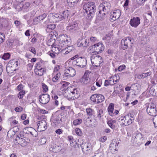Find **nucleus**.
<instances>
[{
  "mask_svg": "<svg viewBox=\"0 0 157 157\" xmlns=\"http://www.w3.org/2000/svg\"><path fill=\"white\" fill-rule=\"evenodd\" d=\"M25 35L26 36H30V30L29 29L27 30L25 33Z\"/></svg>",
  "mask_w": 157,
  "mask_h": 157,
  "instance_id": "69168bd1",
  "label": "nucleus"
},
{
  "mask_svg": "<svg viewBox=\"0 0 157 157\" xmlns=\"http://www.w3.org/2000/svg\"><path fill=\"white\" fill-rule=\"evenodd\" d=\"M91 72L86 71L83 76L80 80V82L82 84L84 85H90L91 83V80L89 78V75Z\"/></svg>",
  "mask_w": 157,
  "mask_h": 157,
  "instance_id": "9d476101",
  "label": "nucleus"
},
{
  "mask_svg": "<svg viewBox=\"0 0 157 157\" xmlns=\"http://www.w3.org/2000/svg\"><path fill=\"white\" fill-rule=\"evenodd\" d=\"M91 100L94 102L99 103L104 101L105 98L103 95L99 94H94L90 97Z\"/></svg>",
  "mask_w": 157,
  "mask_h": 157,
  "instance_id": "ddd939ff",
  "label": "nucleus"
},
{
  "mask_svg": "<svg viewBox=\"0 0 157 157\" xmlns=\"http://www.w3.org/2000/svg\"><path fill=\"white\" fill-rule=\"evenodd\" d=\"M114 104L113 103H110L109 104L108 108L107 111L108 114L111 117H114L119 113V111L118 110H114Z\"/></svg>",
  "mask_w": 157,
  "mask_h": 157,
  "instance_id": "4468645a",
  "label": "nucleus"
},
{
  "mask_svg": "<svg viewBox=\"0 0 157 157\" xmlns=\"http://www.w3.org/2000/svg\"><path fill=\"white\" fill-rule=\"evenodd\" d=\"M77 24H75V23H73L72 24H71L69 25L67 27V30L71 31L72 30H76V28L77 27Z\"/></svg>",
  "mask_w": 157,
  "mask_h": 157,
  "instance_id": "72a5a7b5",
  "label": "nucleus"
},
{
  "mask_svg": "<svg viewBox=\"0 0 157 157\" xmlns=\"http://www.w3.org/2000/svg\"><path fill=\"white\" fill-rule=\"evenodd\" d=\"M109 149L112 153H115L117 151V147H109Z\"/></svg>",
  "mask_w": 157,
  "mask_h": 157,
  "instance_id": "de8ad7c7",
  "label": "nucleus"
},
{
  "mask_svg": "<svg viewBox=\"0 0 157 157\" xmlns=\"http://www.w3.org/2000/svg\"><path fill=\"white\" fill-rule=\"evenodd\" d=\"M134 120L131 114H128L125 116L121 117L119 119V122L121 127H124L131 124Z\"/></svg>",
  "mask_w": 157,
  "mask_h": 157,
  "instance_id": "20e7f679",
  "label": "nucleus"
},
{
  "mask_svg": "<svg viewBox=\"0 0 157 157\" xmlns=\"http://www.w3.org/2000/svg\"><path fill=\"white\" fill-rule=\"evenodd\" d=\"M55 76L52 78V81L54 82H57L60 77L61 74L60 72H59L57 73H55L53 74Z\"/></svg>",
  "mask_w": 157,
  "mask_h": 157,
  "instance_id": "2f4dec72",
  "label": "nucleus"
},
{
  "mask_svg": "<svg viewBox=\"0 0 157 157\" xmlns=\"http://www.w3.org/2000/svg\"><path fill=\"white\" fill-rule=\"evenodd\" d=\"M28 131L33 137H36L37 136V132L34 128H33L29 127L28 128Z\"/></svg>",
  "mask_w": 157,
  "mask_h": 157,
  "instance_id": "cd10ccee",
  "label": "nucleus"
},
{
  "mask_svg": "<svg viewBox=\"0 0 157 157\" xmlns=\"http://www.w3.org/2000/svg\"><path fill=\"white\" fill-rule=\"evenodd\" d=\"M150 92L153 96H157V86H154L151 87Z\"/></svg>",
  "mask_w": 157,
  "mask_h": 157,
  "instance_id": "7c9ffc66",
  "label": "nucleus"
},
{
  "mask_svg": "<svg viewBox=\"0 0 157 157\" xmlns=\"http://www.w3.org/2000/svg\"><path fill=\"white\" fill-rule=\"evenodd\" d=\"M60 70V65H55L53 71V74H55V73H57L59 72Z\"/></svg>",
  "mask_w": 157,
  "mask_h": 157,
  "instance_id": "e433bc0d",
  "label": "nucleus"
},
{
  "mask_svg": "<svg viewBox=\"0 0 157 157\" xmlns=\"http://www.w3.org/2000/svg\"><path fill=\"white\" fill-rule=\"evenodd\" d=\"M106 140L107 137L106 136H104L101 137L99 139V141L102 142H105Z\"/></svg>",
  "mask_w": 157,
  "mask_h": 157,
  "instance_id": "864d4df0",
  "label": "nucleus"
},
{
  "mask_svg": "<svg viewBox=\"0 0 157 157\" xmlns=\"http://www.w3.org/2000/svg\"><path fill=\"white\" fill-rule=\"evenodd\" d=\"M73 63L81 67H83L86 66V61L85 58L82 57L78 58L76 60L73 62Z\"/></svg>",
  "mask_w": 157,
  "mask_h": 157,
  "instance_id": "dca6fc26",
  "label": "nucleus"
},
{
  "mask_svg": "<svg viewBox=\"0 0 157 157\" xmlns=\"http://www.w3.org/2000/svg\"><path fill=\"white\" fill-rule=\"evenodd\" d=\"M112 76L113 79V81H114V84L119 81L120 79V77L119 75L116 74H115L114 75Z\"/></svg>",
  "mask_w": 157,
  "mask_h": 157,
  "instance_id": "58836bf2",
  "label": "nucleus"
},
{
  "mask_svg": "<svg viewBox=\"0 0 157 157\" xmlns=\"http://www.w3.org/2000/svg\"><path fill=\"white\" fill-rule=\"evenodd\" d=\"M76 74V71L73 68L67 67L65 69L63 75V78L64 79L66 80L68 78L73 77Z\"/></svg>",
  "mask_w": 157,
  "mask_h": 157,
  "instance_id": "1a4fd4ad",
  "label": "nucleus"
},
{
  "mask_svg": "<svg viewBox=\"0 0 157 157\" xmlns=\"http://www.w3.org/2000/svg\"><path fill=\"white\" fill-rule=\"evenodd\" d=\"M116 122V121L115 120H110L108 121L107 124L110 128H115V125H114V124Z\"/></svg>",
  "mask_w": 157,
  "mask_h": 157,
  "instance_id": "f704fd0d",
  "label": "nucleus"
},
{
  "mask_svg": "<svg viewBox=\"0 0 157 157\" xmlns=\"http://www.w3.org/2000/svg\"><path fill=\"white\" fill-rule=\"evenodd\" d=\"M64 95L68 100H72L78 98L79 96V93L77 89L70 88L68 89Z\"/></svg>",
  "mask_w": 157,
  "mask_h": 157,
  "instance_id": "f257e3e1",
  "label": "nucleus"
},
{
  "mask_svg": "<svg viewBox=\"0 0 157 157\" xmlns=\"http://www.w3.org/2000/svg\"><path fill=\"white\" fill-rule=\"evenodd\" d=\"M17 61L14 59H11L8 62L6 69L7 68H12L11 70L12 71H15L17 69V67L18 66Z\"/></svg>",
  "mask_w": 157,
  "mask_h": 157,
  "instance_id": "412c9836",
  "label": "nucleus"
},
{
  "mask_svg": "<svg viewBox=\"0 0 157 157\" xmlns=\"http://www.w3.org/2000/svg\"><path fill=\"white\" fill-rule=\"evenodd\" d=\"M30 141V140L27 138L23 137L20 139V145L22 147H25L26 146Z\"/></svg>",
  "mask_w": 157,
  "mask_h": 157,
  "instance_id": "bb28decb",
  "label": "nucleus"
},
{
  "mask_svg": "<svg viewBox=\"0 0 157 157\" xmlns=\"http://www.w3.org/2000/svg\"><path fill=\"white\" fill-rule=\"evenodd\" d=\"M79 0H68L67 3L68 5L73 7L78 2Z\"/></svg>",
  "mask_w": 157,
  "mask_h": 157,
  "instance_id": "c756f323",
  "label": "nucleus"
},
{
  "mask_svg": "<svg viewBox=\"0 0 157 157\" xmlns=\"http://www.w3.org/2000/svg\"><path fill=\"white\" fill-rule=\"evenodd\" d=\"M40 112L43 114H47L48 112L45 109H41L40 110Z\"/></svg>",
  "mask_w": 157,
  "mask_h": 157,
  "instance_id": "052dcab7",
  "label": "nucleus"
},
{
  "mask_svg": "<svg viewBox=\"0 0 157 157\" xmlns=\"http://www.w3.org/2000/svg\"><path fill=\"white\" fill-rule=\"evenodd\" d=\"M83 9L85 11L88 17L94 15L96 9L95 4L93 2H88L84 5Z\"/></svg>",
  "mask_w": 157,
  "mask_h": 157,
  "instance_id": "7ed1b4c3",
  "label": "nucleus"
},
{
  "mask_svg": "<svg viewBox=\"0 0 157 157\" xmlns=\"http://www.w3.org/2000/svg\"><path fill=\"white\" fill-rule=\"evenodd\" d=\"M104 85L105 86H107L109 85H112L111 84H110V82L108 80H105V81Z\"/></svg>",
  "mask_w": 157,
  "mask_h": 157,
  "instance_id": "680f3d73",
  "label": "nucleus"
},
{
  "mask_svg": "<svg viewBox=\"0 0 157 157\" xmlns=\"http://www.w3.org/2000/svg\"><path fill=\"white\" fill-rule=\"evenodd\" d=\"M34 72L36 75L39 76H42L46 72V70L44 68H35Z\"/></svg>",
  "mask_w": 157,
  "mask_h": 157,
  "instance_id": "b1692460",
  "label": "nucleus"
},
{
  "mask_svg": "<svg viewBox=\"0 0 157 157\" xmlns=\"http://www.w3.org/2000/svg\"><path fill=\"white\" fill-rule=\"evenodd\" d=\"M132 38L130 37H125L121 41V47L124 50L127 49L129 46H132Z\"/></svg>",
  "mask_w": 157,
  "mask_h": 157,
  "instance_id": "9b49d317",
  "label": "nucleus"
},
{
  "mask_svg": "<svg viewBox=\"0 0 157 157\" xmlns=\"http://www.w3.org/2000/svg\"><path fill=\"white\" fill-rule=\"evenodd\" d=\"M75 132L76 134L80 136H81L82 135V132L81 131V129L78 128H76L75 130Z\"/></svg>",
  "mask_w": 157,
  "mask_h": 157,
  "instance_id": "ea45409f",
  "label": "nucleus"
},
{
  "mask_svg": "<svg viewBox=\"0 0 157 157\" xmlns=\"http://www.w3.org/2000/svg\"><path fill=\"white\" fill-rule=\"evenodd\" d=\"M30 4L29 2H26L23 5L22 7V9H26L30 6Z\"/></svg>",
  "mask_w": 157,
  "mask_h": 157,
  "instance_id": "09e8293b",
  "label": "nucleus"
},
{
  "mask_svg": "<svg viewBox=\"0 0 157 157\" xmlns=\"http://www.w3.org/2000/svg\"><path fill=\"white\" fill-rule=\"evenodd\" d=\"M10 57V55L9 53H5L2 56V58L5 60L9 59Z\"/></svg>",
  "mask_w": 157,
  "mask_h": 157,
  "instance_id": "c9c22d12",
  "label": "nucleus"
},
{
  "mask_svg": "<svg viewBox=\"0 0 157 157\" xmlns=\"http://www.w3.org/2000/svg\"><path fill=\"white\" fill-rule=\"evenodd\" d=\"M82 150L84 153L85 154H89L91 151V145L90 143H85L81 146Z\"/></svg>",
  "mask_w": 157,
  "mask_h": 157,
  "instance_id": "f3484780",
  "label": "nucleus"
},
{
  "mask_svg": "<svg viewBox=\"0 0 157 157\" xmlns=\"http://www.w3.org/2000/svg\"><path fill=\"white\" fill-rule=\"evenodd\" d=\"M39 101L43 104L47 103L50 100V96L48 94H44L40 95L39 97Z\"/></svg>",
  "mask_w": 157,
  "mask_h": 157,
  "instance_id": "4be33fe9",
  "label": "nucleus"
},
{
  "mask_svg": "<svg viewBox=\"0 0 157 157\" xmlns=\"http://www.w3.org/2000/svg\"><path fill=\"white\" fill-rule=\"evenodd\" d=\"M119 144V142L117 139H114L111 142L109 147H117L118 146Z\"/></svg>",
  "mask_w": 157,
  "mask_h": 157,
  "instance_id": "473e14b6",
  "label": "nucleus"
},
{
  "mask_svg": "<svg viewBox=\"0 0 157 157\" xmlns=\"http://www.w3.org/2000/svg\"><path fill=\"white\" fill-rule=\"evenodd\" d=\"M52 121L56 126L58 125L59 123V121L58 119H54Z\"/></svg>",
  "mask_w": 157,
  "mask_h": 157,
  "instance_id": "6e6d98bb",
  "label": "nucleus"
},
{
  "mask_svg": "<svg viewBox=\"0 0 157 157\" xmlns=\"http://www.w3.org/2000/svg\"><path fill=\"white\" fill-rule=\"evenodd\" d=\"M82 122V120L81 119H78L74 120L73 123L74 125H77L80 124Z\"/></svg>",
  "mask_w": 157,
  "mask_h": 157,
  "instance_id": "4c0bfd02",
  "label": "nucleus"
},
{
  "mask_svg": "<svg viewBox=\"0 0 157 157\" xmlns=\"http://www.w3.org/2000/svg\"><path fill=\"white\" fill-rule=\"evenodd\" d=\"M52 51L55 54H58L60 52H62L63 53L65 54H68L71 51L67 50V48L63 47L62 46L57 42L55 41L52 44Z\"/></svg>",
  "mask_w": 157,
  "mask_h": 157,
  "instance_id": "f03ea898",
  "label": "nucleus"
},
{
  "mask_svg": "<svg viewBox=\"0 0 157 157\" xmlns=\"http://www.w3.org/2000/svg\"><path fill=\"white\" fill-rule=\"evenodd\" d=\"M121 14V11L119 10H115L111 12L110 16L111 21H113L117 19L120 17Z\"/></svg>",
  "mask_w": 157,
  "mask_h": 157,
  "instance_id": "6ab92c4d",
  "label": "nucleus"
},
{
  "mask_svg": "<svg viewBox=\"0 0 157 157\" xmlns=\"http://www.w3.org/2000/svg\"><path fill=\"white\" fill-rule=\"evenodd\" d=\"M104 49V46L103 44L99 42L94 44L93 45L90 46L89 48L90 51V53H101Z\"/></svg>",
  "mask_w": 157,
  "mask_h": 157,
  "instance_id": "0eeeda50",
  "label": "nucleus"
},
{
  "mask_svg": "<svg viewBox=\"0 0 157 157\" xmlns=\"http://www.w3.org/2000/svg\"><path fill=\"white\" fill-rule=\"evenodd\" d=\"M44 65V61L40 59L36 63L35 65V68H44L43 67Z\"/></svg>",
  "mask_w": 157,
  "mask_h": 157,
  "instance_id": "a878e982",
  "label": "nucleus"
},
{
  "mask_svg": "<svg viewBox=\"0 0 157 157\" xmlns=\"http://www.w3.org/2000/svg\"><path fill=\"white\" fill-rule=\"evenodd\" d=\"M129 24L131 26L136 28L140 24V19L139 17H133L129 21Z\"/></svg>",
  "mask_w": 157,
  "mask_h": 157,
  "instance_id": "aec40b11",
  "label": "nucleus"
},
{
  "mask_svg": "<svg viewBox=\"0 0 157 157\" xmlns=\"http://www.w3.org/2000/svg\"><path fill=\"white\" fill-rule=\"evenodd\" d=\"M146 110L147 113L151 116H153L156 114V108L153 103L149 105L147 108Z\"/></svg>",
  "mask_w": 157,
  "mask_h": 157,
  "instance_id": "2eb2a0df",
  "label": "nucleus"
},
{
  "mask_svg": "<svg viewBox=\"0 0 157 157\" xmlns=\"http://www.w3.org/2000/svg\"><path fill=\"white\" fill-rule=\"evenodd\" d=\"M77 45L78 47H84V44L82 41L81 40L78 42Z\"/></svg>",
  "mask_w": 157,
  "mask_h": 157,
  "instance_id": "13d9d810",
  "label": "nucleus"
},
{
  "mask_svg": "<svg viewBox=\"0 0 157 157\" xmlns=\"http://www.w3.org/2000/svg\"><path fill=\"white\" fill-rule=\"evenodd\" d=\"M126 68V66L124 64H123L119 66L117 68V70L119 71H121L123 70L124 69Z\"/></svg>",
  "mask_w": 157,
  "mask_h": 157,
  "instance_id": "49530a36",
  "label": "nucleus"
},
{
  "mask_svg": "<svg viewBox=\"0 0 157 157\" xmlns=\"http://www.w3.org/2000/svg\"><path fill=\"white\" fill-rule=\"evenodd\" d=\"M90 60L92 65L96 67L100 66L103 62V59L99 56H92L91 57Z\"/></svg>",
  "mask_w": 157,
  "mask_h": 157,
  "instance_id": "f8f14e48",
  "label": "nucleus"
},
{
  "mask_svg": "<svg viewBox=\"0 0 157 157\" xmlns=\"http://www.w3.org/2000/svg\"><path fill=\"white\" fill-rule=\"evenodd\" d=\"M29 50L34 54H35L36 53V50L35 48L33 47H31L29 48Z\"/></svg>",
  "mask_w": 157,
  "mask_h": 157,
  "instance_id": "603ef678",
  "label": "nucleus"
},
{
  "mask_svg": "<svg viewBox=\"0 0 157 157\" xmlns=\"http://www.w3.org/2000/svg\"><path fill=\"white\" fill-rule=\"evenodd\" d=\"M142 138L141 134L140 133L137 134L135 136L134 140L137 141V140L140 139Z\"/></svg>",
  "mask_w": 157,
  "mask_h": 157,
  "instance_id": "c03bdc74",
  "label": "nucleus"
},
{
  "mask_svg": "<svg viewBox=\"0 0 157 157\" xmlns=\"http://www.w3.org/2000/svg\"><path fill=\"white\" fill-rule=\"evenodd\" d=\"M56 27V25L55 24L48 25L46 28V30L47 32H48L50 30L54 29Z\"/></svg>",
  "mask_w": 157,
  "mask_h": 157,
  "instance_id": "c85d7f7f",
  "label": "nucleus"
},
{
  "mask_svg": "<svg viewBox=\"0 0 157 157\" xmlns=\"http://www.w3.org/2000/svg\"><path fill=\"white\" fill-rule=\"evenodd\" d=\"M86 111L88 118L90 119V125L92 126H94L96 123V121L95 119L94 111L91 108H87L86 109Z\"/></svg>",
  "mask_w": 157,
  "mask_h": 157,
  "instance_id": "6e6552de",
  "label": "nucleus"
},
{
  "mask_svg": "<svg viewBox=\"0 0 157 157\" xmlns=\"http://www.w3.org/2000/svg\"><path fill=\"white\" fill-rule=\"evenodd\" d=\"M154 117L153 118V121L154 124L155 126L157 127V115L153 116Z\"/></svg>",
  "mask_w": 157,
  "mask_h": 157,
  "instance_id": "a18cd8bd",
  "label": "nucleus"
},
{
  "mask_svg": "<svg viewBox=\"0 0 157 157\" xmlns=\"http://www.w3.org/2000/svg\"><path fill=\"white\" fill-rule=\"evenodd\" d=\"M90 41L91 42H94L98 41L97 38L95 37L91 36L90 38Z\"/></svg>",
  "mask_w": 157,
  "mask_h": 157,
  "instance_id": "5fc2aeb1",
  "label": "nucleus"
},
{
  "mask_svg": "<svg viewBox=\"0 0 157 157\" xmlns=\"http://www.w3.org/2000/svg\"><path fill=\"white\" fill-rule=\"evenodd\" d=\"M70 13V11L67 10H66L63 11L62 12L59 13V17L62 20L63 19L69 16Z\"/></svg>",
  "mask_w": 157,
  "mask_h": 157,
  "instance_id": "393cba45",
  "label": "nucleus"
},
{
  "mask_svg": "<svg viewBox=\"0 0 157 157\" xmlns=\"http://www.w3.org/2000/svg\"><path fill=\"white\" fill-rule=\"evenodd\" d=\"M20 140V137L18 135L17 136V137L16 139L14 140V141L16 144H19V141H17L18 140Z\"/></svg>",
  "mask_w": 157,
  "mask_h": 157,
  "instance_id": "0e129e2a",
  "label": "nucleus"
},
{
  "mask_svg": "<svg viewBox=\"0 0 157 157\" xmlns=\"http://www.w3.org/2000/svg\"><path fill=\"white\" fill-rule=\"evenodd\" d=\"M47 16L46 14L44 13L41 15H40L38 17V19L40 21L44 19Z\"/></svg>",
  "mask_w": 157,
  "mask_h": 157,
  "instance_id": "8fccbe9b",
  "label": "nucleus"
},
{
  "mask_svg": "<svg viewBox=\"0 0 157 157\" xmlns=\"http://www.w3.org/2000/svg\"><path fill=\"white\" fill-rule=\"evenodd\" d=\"M55 132L57 134L60 135L63 133V131L60 129H58L56 130Z\"/></svg>",
  "mask_w": 157,
  "mask_h": 157,
  "instance_id": "e2e57ef3",
  "label": "nucleus"
},
{
  "mask_svg": "<svg viewBox=\"0 0 157 157\" xmlns=\"http://www.w3.org/2000/svg\"><path fill=\"white\" fill-rule=\"evenodd\" d=\"M152 74V72L151 71H149L147 73H143L141 76L142 77L145 78L147 77L148 76L151 75Z\"/></svg>",
  "mask_w": 157,
  "mask_h": 157,
  "instance_id": "a19ab883",
  "label": "nucleus"
},
{
  "mask_svg": "<svg viewBox=\"0 0 157 157\" xmlns=\"http://www.w3.org/2000/svg\"><path fill=\"white\" fill-rule=\"evenodd\" d=\"M111 7V4L108 2H104L101 3L99 7V11L98 16L104 17L109 11Z\"/></svg>",
  "mask_w": 157,
  "mask_h": 157,
  "instance_id": "39448f33",
  "label": "nucleus"
},
{
  "mask_svg": "<svg viewBox=\"0 0 157 157\" xmlns=\"http://www.w3.org/2000/svg\"><path fill=\"white\" fill-rule=\"evenodd\" d=\"M50 34L53 37L54 36H58V33L56 31L53 30L51 31Z\"/></svg>",
  "mask_w": 157,
  "mask_h": 157,
  "instance_id": "3c124183",
  "label": "nucleus"
},
{
  "mask_svg": "<svg viewBox=\"0 0 157 157\" xmlns=\"http://www.w3.org/2000/svg\"><path fill=\"white\" fill-rule=\"evenodd\" d=\"M37 124L38 126L37 130L41 132L45 131L47 128V123L44 120L39 121Z\"/></svg>",
  "mask_w": 157,
  "mask_h": 157,
  "instance_id": "a211bd4d",
  "label": "nucleus"
},
{
  "mask_svg": "<svg viewBox=\"0 0 157 157\" xmlns=\"http://www.w3.org/2000/svg\"><path fill=\"white\" fill-rule=\"evenodd\" d=\"M5 38V35L3 33H0V44L3 42Z\"/></svg>",
  "mask_w": 157,
  "mask_h": 157,
  "instance_id": "79ce46f5",
  "label": "nucleus"
},
{
  "mask_svg": "<svg viewBox=\"0 0 157 157\" xmlns=\"http://www.w3.org/2000/svg\"><path fill=\"white\" fill-rule=\"evenodd\" d=\"M88 40H87V39H86L84 41V47H86L88 46L89 42Z\"/></svg>",
  "mask_w": 157,
  "mask_h": 157,
  "instance_id": "338daca9",
  "label": "nucleus"
},
{
  "mask_svg": "<svg viewBox=\"0 0 157 157\" xmlns=\"http://www.w3.org/2000/svg\"><path fill=\"white\" fill-rule=\"evenodd\" d=\"M40 143L41 144L43 145L46 142V140L45 138H42L40 140Z\"/></svg>",
  "mask_w": 157,
  "mask_h": 157,
  "instance_id": "4d7b16f0",
  "label": "nucleus"
},
{
  "mask_svg": "<svg viewBox=\"0 0 157 157\" xmlns=\"http://www.w3.org/2000/svg\"><path fill=\"white\" fill-rule=\"evenodd\" d=\"M109 80L110 82V84H111L112 85H113L114 84V81H113V79L112 76L109 78Z\"/></svg>",
  "mask_w": 157,
  "mask_h": 157,
  "instance_id": "bf43d9fd",
  "label": "nucleus"
},
{
  "mask_svg": "<svg viewBox=\"0 0 157 157\" xmlns=\"http://www.w3.org/2000/svg\"><path fill=\"white\" fill-rule=\"evenodd\" d=\"M27 117V115L26 114H23L21 115V118L22 120H24L26 119V117Z\"/></svg>",
  "mask_w": 157,
  "mask_h": 157,
  "instance_id": "774afa93",
  "label": "nucleus"
},
{
  "mask_svg": "<svg viewBox=\"0 0 157 157\" xmlns=\"http://www.w3.org/2000/svg\"><path fill=\"white\" fill-rule=\"evenodd\" d=\"M57 42L63 47L67 49V47L68 46L69 47H70L71 40L67 35L63 34L59 36Z\"/></svg>",
  "mask_w": 157,
  "mask_h": 157,
  "instance_id": "423d86ee",
  "label": "nucleus"
},
{
  "mask_svg": "<svg viewBox=\"0 0 157 157\" xmlns=\"http://www.w3.org/2000/svg\"><path fill=\"white\" fill-rule=\"evenodd\" d=\"M42 86L43 88V91L44 93L47 92L48 90L47 86L44 83H42Z\"/></svg>",
  "mask_w": 157,
  "mask_h": 157,
  "instance_id": "37998d69",
  "label": "nucleus"
},
{
  "mask_svg": "<svg viewBox=\"0 0 157 157\" xmlns=\"http://www.w3.org/2000/svg\"><path fill=\"white\" fill-rule=\"evenodd\" d=\"M59 16V14L54 13H50L48 17H49L51 22L56 23L61 20Z\"/></svg>",
  "mask_w": 157,
  "mask_h": 157,
  "instance_id": "5701e85b",
  "label": "nucleus"
}]
</instances>
